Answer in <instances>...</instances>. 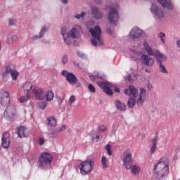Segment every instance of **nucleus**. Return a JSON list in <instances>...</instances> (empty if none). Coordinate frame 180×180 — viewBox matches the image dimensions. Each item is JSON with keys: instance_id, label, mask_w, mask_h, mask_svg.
I'll use <instances>...</instances> for the list:
<instances>
[{"instance_id": "1", "label": "nucleus", "mask_w": 180, "mask_h": 180, "mask_svg": "<svg viewBox=\"0 0 180 180\" xmlns=\"http://www.w3.org/2000/svg\"><path fill=\"white\" fill-rule=\"evenodd\" d=\"M169 174V160L168 158H160L153 168V176L156 180H165Z\"/></svg>"}, {"instance_id": "2", "label": "nucleus", "mask_w": 180, "mask_h": 180, "mask_svg": "<svg viewBox=\"0 0 180 180\" xmlns=\"http://www.w3.org/2000/svg\"><path fill=\"white\" fill-rule=\"evenodd\" d=\"M131 56L134 61L141 60L142 63L148 67H151L154 64V59L149 57L148 55L143 54L141 56V51H132Z\"/></svg>"}, {"instance_id": "3", "label": "nucleus", "mask_w": 180, "mask_h": 180, "mask_svg": "<svg viewBox=\"0 0 180 180\" xmlns=\"http://www.w3.org/2000/svg\"><path fill=\"white\" fill-rule=\"evenodd\" d=\"M89 32L91 33L94 39H91V43L94 46H98V43L100 45L103 44V41L101 39V34H102V30L101 27L96 25L94 28L89 29Z\"/></svg>"}, {"instance_id": "4", "label": "nucleus", "mask_w": 180, "mask_h": 180, "mask_svg": "<svg viewBox=\"0 0 180 180\" xmlns=\"http://www.w3.org/2000/svg\"><path fill=\"white\" fill-rule=\"evenodd\" d=\"M155 57L158 60L160 72H162V74H168V71H167L165 66L162 65V61H165V60H167V56L157 51L155 52Z\"/></svg>"}, {"instance_id": "5", "label": "nucleus", "mask_w": 180, "mask_h": 180, "mask_svg": "<svg viewBox=\"0 0 180 180\" xmlns=\"http://www.w3.org/2000/svg\"><path fill=\"white\" fill-rule=\"evenodd\" d=\"M80 174L82 175H88L92 171V160H88L82 162L79 165Z\"/></svg>"}, {"instance_id": "6", "label": "nucleus", "mask_w": 180, "mask_h": 180, "mask_svg": "<svg viewBox=\"0 0 180 180\" xmlns=\"http://www.w3.org/2000/svg\"><path fill=\"white\" fill-rule=\"evenodd\" d=\"M16 107L15 105H8L6 107L4 115L7 120H12L16 117Z\"/></svg>"}, {"instance_id": "7", "label": "nucleus", "mask_w": 180, "mask_h": 180, "mask_svg": "<svg viewBox=\"0 0 180 180\" xmlns=\"http://www.w3.org/2000/svg\"><path fill=\"white\" fill-rule=\"evenodd\" d=\"M61 75L66 79V81H68L70 85H76V84H78V79L74 73L67 70H63Z\"/></svg>"}, {"instance_id": "8", "label": "nucleus", "mask_w": 180, "mask_h": 180, "mask_svg": "<svg viewBox=\"0 0 180 180\" xmlns=\"http://www.w3.org/2000/svg\"><path fill=\"white\" fill-rule=\"evenodd\" d=\"M53 156L49 153H43L39 158V167H43L45 164H51Z\"/></svg>"}, {"instance_id": "9", "label": "nucleus", "mask_w": 180, "mask_h": 180, "mask_svg": "<svg viewBox=\"0 0 180 180\" xmlns=\"http://www.w3.org/2000/svg\"><path fill=\"white\" fill-rule=\"evenodd\" d=\"M108 20L111 25H117V22H119V13H117V10L115 8L110 9Z\"/></svg>"}, {"instance_id": "10", "label": "nucleus", "mask_w": 180, "mask_h": 180, "mask_svg": "<svg viewBox=\"0 0 180 180\" xmlns=\"http://www.w3.org/2000/svg\"><path fill=\"white\" fill-rule=\"evenodd\" d=\"M4 77L11 76L13 81H17L19 77V72L16 70L12 69V65H9L6 67L5 72L3 73Z\"/></svg>"}, {"instance_id": "11", "label": "nucleus", "mask_w": 180, "mask_h": 180, "mask_svg": "<svg viewBox=\"0 0 180 180\" xmlns=\"http://www.w3.org/2000/svg\"><path fill=\"white\" fill-rule=\"evenodd\" d=\"M124 167L127 169H131L133 165V155L130 153H124L123 158Z\"/></svg>"}, {"instance_id": "12", "label": "nucleus", "mask_w": 180, "mask_h": 180, "mask_svg": "<svg viewBox=\"0 0 180 180\" xmlns=\"http://www.w3.org/2000/svg\"><path fill=\"white\" fill-rule=\"evenodd\" d=\"M98 86L103 90V92L110 96L113 95V91H112V84L108 83L106 82L98 83Z\"/></svg>"}, {"instance_id": "13", "label": "nucleus", "mask_w": 180, "mask_h": 180, "mask_svg": "<svg viewBox=\"0 0 180 180\" xmlns=\"http://www.w3.org/2000/svg\"><path fill=\"white\" fill-rule=\"evenodd\" d=\"M11 102V96H9V93L8 91H1L0 92V103L3 106H6L9 105Z\"/></svg>"}, {"instance_id": "14", "label": "nucleus", "mask_w": 180, "mask_h": 180, "mask_svg": "<svg viewBox=\"0 0 180 180\" xmlns=\"http://www.w3.org/2000/svg\"><path fill=\"white\" fill-rule=\"evenodd\" d=\"M32 93L35 96L37 101H41V99H44V98H46V94L44 93V90H43V89L34 88Z\"/></svg>"}, {"instance_id": "15", "label": "nucleus", "mask_w": 180, "mask_h": 180, "mask_svg": "<svg viewBox=\"0 0 180 180\" xmlns=\"http://www.w3.org/2000/svg\"><path fill=\"white\" fill-rule=\"evenodd\" d=\"M11 136L9 133L4 132L2 134L1 144L4 148H8L11 146Z\"/></svg>"}, {"instance_id": "16", "label": "nucleus", "mask_w": 180, "mask_h": 180, "mask_svg": "<svg viewBox=\"0 0 180 180\" xmlns=\"http://www.w3.org/2000/svg\"><path fill=\"white\" fill-rule=\"evenodd\" d=\"M146 101V90L143 88L140 89V93L139 94V98L136 100V103L138 106L141 107Z\"/></svg>"}, {"instance_id": "17", "label": "nucleus", "mask_w": 180, "mask_h": 180, "mask_svg": "<svg viewBox=\"0 0 180 180\" xmlns=\"http://www.w3.org/2000/svg\"><path fill=\"white\" fill-rule=\"evenodd\" d=\"M150 11L155 13V15L159 18L162 19L164 18V12L157 6V5L153 4L150 8Z\"/></svg>"}, {"instance_id": "18", "label": "nucleus", "mask_w": 180, "mask_h": 180, "mask_svg": "<svg viewBox=\"0 0 180 180\" xmlns=\"http://www.w3.org/2000/svg\"><path fill=\"white\" fill-rule=\"evenodd\" d=\"M91 15L93 16V18H94V19L99 20L103 18V14H102L101 11L97 7L91 6Z\"/></svg>"}, {"instance_id": "19", "label": "nucleus", "mask_w": 180, "mask_h": 180, "mask_svg": "<svg viewBox=\"0 0 180 180\" xmlns=\"http://www.w3.org/2000/svg\"><path fill=\"white\" fill-rule=\"evenodd\" d=\"M131 39H139L143 35V30L140 28L134 27L129 33Z\"/></svg>"}, {"instance_id": "20", "label": "nucleus", "mask_w": 180, "mask_h": 180, "mask_svg": "<svg viewBox=\"0 0 180 180\" xmlns=\"http://www.w3.org/2000/svg\"><path fill=\"white\" fill-rule=\"evenodd\" d=\"M16 133L20 139H23V137H27L29 136L27 129L23 126L18 127L16 129Z\"/></svg>"}, {"instance_id": "21", "label": "nucleus", "mask_w": 180, "mask_h": 180, "mask_svg": "<svg viewBox=\"0 0 180 180\" xmlns=\"http://www.w3.org/2000/svg\"><path fill=\"white\" fill-rule=\"evenodd\" d=\"M160 4L162 8H167V9H174V6L171 2V0H157Z\"/></svg>"}, {"instance_id": "22", "label": "nucleus", "mask_w": 180, "mask_h": 180, "mask_svg": "<svg viewBox=\"0 0 180 180\" xmlns=\"http://www.w3.org/2000/svg\"><path fill=\"white\" fill-rule=\"evenodd\" d=\"M143 49L145 51H146L148 56H155V53H154V51L153 50V48L150 46L148 44V42L147 41H144L143 43Z\"/></svg>"}, {"instance_id": "23", "label": "nucleus", "mask_w": 180, "mask_h": 180, "mask_svg": "<svg viewBox=\"0 0 180 180\" xmlns=\"http://www.w3.org/2000/svg\"><path fill=\"white\" fill-rule=\"evenodd\" d=\"M157 140H158V136H155L152 140V146L150 150V154H154V153H155V150H157Z\"/></svg>"}, {"instance_id": "24", "label": "nucleus", "mask_w": 180, "mask_h": 180, "mask_svg": "<svg viewBox=\"0 0 180 180\" xmlns=\"http://www.w3.org/2000/svg\"><path fill=\"white\" fill-rule=\"evenodd\" d=\"M33 88V84L30 82H25L22 86V89L24 92L29 94V91Z\"/></svg>"}, {"instance_id": "25", "label": "nucleus", "mask_w": 180, "mask_h": 180, "mask_svg": "<svg viewBox=\"0 0 180 180\" xmlns=\"http://www.w3.org/2000/svg\"><path fill=\"white\" fill-rule=\"evenodd\" d=\"M129 96L130 95H131L132 98L137 97V95L139 94V90H137L134 86L133 85L129 86Z\"/></svg>"}, {"instance_id": "26", "label": "nucleus", "mask_w": 180, "mask_h": 180, "mask_svg": "<svg viewBox=\"0 0 180 180\" xmlns=\"http://www.w3.org/2000/svg\"><path fill=\"white\" fill-rule=\"evenodd\" d=\"M47 32V27L44 26L41 27L40 32H39V35H35L33 37L34 40H37V39H41L44 36V33Z\"/></svg>"}, {"instance_id": "27", "label": "nucleus", "mask_w": 180, "mask_h": 180, "mask_svg": "<svg viewBox=\"0 0 180 180\" xmlns=\"http://www.w3.org/2000/svg\"><path fill=\"white\" fill-rule=\"evenodd\" d=\"M115 106L117 109L121 112H124L126 110V105L119 101V100L115 101Z\"/></svg>"}, {"instance_id": "28", "label": "nucleus", "mask_w": 180, "mask_h": 180, "mask_svg": "<svg viewBox=\"0 0 180 180\" xmlns=\"http://www.w3.org/2000/svg\"><path fill=\"white\" fill-rule=\"evenodd\" d=\"M101 165L103 169H106L108 167H109V160H108V158L105 156L101 157Z\"/></svg>"}, {"instance_id": "29", "label": "nucleus", "mask_w": 180, "mask_h": 180, "mask_svg": "<svg viewBox=\"0 0 180 180\" xmlns=\"http://www.w3.org/2000/svg\"><path fill=\"white\" fill-rule=\"evenodd\" d=\"M17 41H18V36L16 35H8L6 40L8 44H12V43Z\"/></svg>"}, {"instance_id": "30", "label": "nucleus", "mask_w": 180, "mask_h": 180, "mask_svg": "<svg viewBox=\"0 0 180 180\" xmlns=\"http://www.w3.org/2000/svg\"><path fill=\"white\" fill-rule=\"evenodd\" d=\"M77 33H78V30H77V28H72L70 32L68 33V36L70 37L72 39H77Z\"/></svg>"}, {"instance_id": "31", "label": "nucleus", "mask_w": 180, "mask_h": 180, "mask_svg": "<svg viewBox=\"0 0 180 180\" xmlns=\"http://www.w3.org/2000/svg\"><path fill=\"white\" fill-rule=\"evenodd\" d=\"M45 96L48 102H51V101L54 99V93L53 92V91H49Z\"/></svg>"}, {"instance_id": "32", "label": "nucleus", "mask_w": 180, "mask_h": 180, "mask_svg": "<svg viewBox=\"0 0 180 180\" xmlns=\"http://www.w3.org/2000/svg\"><path fill=\"white\" fill-rule=\"evenodd\" d=\"M136 105V97H130L128 102H127V105L129 108L131 109L134 108Z\"/></svg>"}, {"instance_id": "33", "label": "nucleus", "mask_w": 180, "mask_h": 180, "mask_svg": "<svg viewBox=\"0 0 180 180\" xmlns=\"http://www.w3.org/2000/svg\"><path fill=\"white\" fill-rule=\"evenodd\" d=\"M47 120L49 126H51L52 127H56V126H57V120L53 117H49Z\"/></svg>"}, {"instance_id": "34", "label": "nucleus", "mask_w": 180, "mask_h": 180, "mask_svg": "<svg viewBox=\"0 0 180 180\" xmlns=\"http://www.w3.org/2000/svg\"><path fill=\"white\" fill-rule=\"evenodd\" d=\"M131 172L134 175H139L140 174V167L137 165H134L131 167Z\"/></svg>"}, {"instance_id": "35", "label": "nucleus", "mask_w": 180, "mask_h": 180, "mask_svg": "<svg viewBox=\"0 0 180 180\" xmlns=\"http://www.w3.org/2000/svg\"><path fill=\"white\" fill-rule=\"evenodd\" d=\"M30 94H27L26 96H22L19 98L18 101L20 103H25V102H27L29 101V98Z\"/></svg>"}, {"instance_id": "36", "label": "nucleus", "mask_w": 180, "mask_h": 180, "mask_svg": "<svg viewBox=\"0 0 180 180\" xmlns=\"http://www.w3.org/2000/svg\"><path fill=\"white\" fill-rule=\"evenodd\" d=\"M70 37L68 35L63 38L65 44H67L68 46H71V39Z\"/></svg>"}, {"instance_id": "37", "label": "nucleus", "mask_w": 180, "mask_h": 180, "mask_svg": "<svg viewBox=\"0 0 180 180\" xmlns=\"http://www.w3.org/2000/svg\"><path fill=\"white\" fill-rule=\"evenodd\" d=\"M61 34L63 37H66V36H68V32H67V27H62L61 28Z\"/></svg>"}, {"instance_id": "38", "label": "nucleus", "mask_w": 180, "mask_h": 180, "mask_svg": "<svg viewBox=\"0 0 180 180\" xmlns=\"http://www.w3.org/2000/svg\"><path fill=\"white\" fill-rule=\"evenodd\" d=\"M105 150L107 151L108 155H112V146H110V145L107 144L105 146Z\"/></svg>"}, {"instance_id": "39", "label": "nucleus", "mask_w": 180, "mask_h": 180, "mask_svg": "<svg viewBox=\"0 0 180 180\" xmlns=\"http://www.w3.org/2000/svg\"><path fill=\"white\" fill-rule=\"evenodd\" d=\"M39 106L41 108V109H44L47 106V101H41L39 103Z\"/></svg>"}, {"instance_id": "40", "label": "nucleus", "mask_w": 180, "mask_h": 180, "mask_svg": "<svg viewBox=\"0 0 180 180\" xmlns=\"http://www.w3.org/2000/svg\"><path fill=\"white\" fill-rule=\"evenodd\" d=\"M88 88H89V91H90L91 94H95L96 90L95 89V87L94 86V85L89 84Z\"/></svg>"}, {"instance_id": "41", "label": "nucleus", "mask_w": 180, "mask_h": 180, "mask_svg": "<svg viewBox=\"0 0 180 180\" xmlns=\"http://www.w3.org/2000/svg\"><path fill=\"white\" fill-rule=\"evenodd\" d=\"M75 102V96H71L69 98V105L70 106L72 105V103H74Z\"/></svg>"}, {"instance_id": "42", "label": "nucleus", "mask_w": 180, "mask_h": 180, "mask_svg": "<svg viewBox=\"0 0 180 180\" xmlns=\"http://www.w3.org/2000/svg\"><path fill=\"white\" fill-rule=\"evenodd\" d=\"M62 62L63 64H67L68 63V56L64 55L62 58Z\"/></svg>"}, {"instance_id": "43", "label": "nucleus", "mask_w": 180, "mask_h": 180, "mask_svg": "<svg viewBox=\"0 0 180 180\" xmlns=\"http://www.w3.org/2000/svg\"><path fill=\"white\" fill-rule=\"evenodd\" d=\"M98 131H105L106 130V126L101 124L98 127Z\"/></svg>"}, {"instance_id": "44", "label": "nucleus", "mask_w": 180, "mask_h": 180, "mask_svg": "<svg viewBox=\"0 0 180 180\" xmlns=\"http://www.w3.org/2000/svg\"><path fill=\"white\" fill-rule=\"evenodd\" d=\"M67 129V127L65 125H62L60 128H56V131L60 132V131H64Z\"/></svg>"}, {"instance_id": "45", "label": "nucleus", "mask_w": 180, "mask_h": 180, "mask_svg": "<svg viewBox=\"0 0 180 180\" xmlns=\"http://www.w3.org/2000/svg\"><path fill=\"white\" fill-rule=\"evenodd\" d=\"M16 24V20L14 18L9 19V26H13V25Z\"/></svg>"}, {"instance_id": "46", "label": "nucleus", "mask_w": 180, "mask_h": 180, "mask_svg": "<svg viewBox=\"0 0 180 180\" xmlns=\"http://www.w3.org/2000/svg\"><path fill=\"white\" fill-rule=\"evenodd\" d=\"M158 37H160L161 39V41H162V43H165V40H164V39H162L163 37H165V34L160 32L158 34Z\"/></svg>"}, {"instance_id": "47", "label": "nucleus", "mask_w": 180, "mask_h": 180, "mask_svg": "<svg viewBox=\"0 0 180 180\" xmlns=\"http://www.w3.org/2000/svg\"><path fill=\"white\" fill-rule=\"evenodd\" d=\"M101 136H99V135H97L96 136V140H95V138L92 139V141H94V143H98V142L101 141Z\"/></svg>"}, {"instance_id": "48", "label": "nucleus", "mask_w": 180, "mask_h": 180, "mask_svg": "<svg viewBox=\"0 0 180 180\" xmlns=\"http://www.w3.org/2000/svg\"><path fill=\"white\" fill-rule=\"evenodd\" d=\"M84 16H85V12H82L81 14L76 15L75 18H76V19H81V18H84Z\"/></svg>"}, {"instance_id": "49", "label": "nucleus", "mask_w": 180, "mask_h": 180, "mask_svg": "<svg viewBox=\"0 0 180 180\" xmlns=\"http://www.w3.org/2000/svg\"><path fill=\"white\" fill-rule=\"evenodd\" d=\"M56 133H58L57 132V129H56V130H52L51 132V134L52 136V137H56L57 135H56Z\"/></svg>"}, {"instance_id": "50", "label": "nucleus", "mask_w": 180, "mask_h": 180, "mask_svg": "<svg viewBox=\"0 0 180 180\" xmlns=\"http://www.w3.org/2000/svg\"><path fill=\"white\" fill-rule=\"evenodd\" d=\"M39 146H43V144H44V139L39 138Z\"/></svg>"}, {"instance_id": "51", "label": "nucleus", "mask_w": 180, "mask_h": 180, "mask_svg": "<svg viewBox=\"0 0 180 180\" xmlns=\"http://www.w3.org/2000/svg\"><path fill=\"white\" fill-rule=\"evenodd\" d=\"M63 101L64 100L61 97L58 98V101H57L58 104L59 105H61V103H63Z\"/></svg>"}, {"instance_id": "52", "label": "nucleus", "mask_w": 180, "mask_h": 180, "mask_svg": "<svg viewBox=\"0 0 180 180\" xmlns=\"http://www.w3.org/2000/svg\"><path fill=\"white\" fill-rule=\"evenodd\" d=\"M127 81H129V82H131V81H133V79H131V75H128L127 76Z\"/></svg>"}, {"instance_id": "53", "label": "nucleus", "mask_w": 180, "mask_h": 180, "mask_svg": "<svg viewBox=\"0 0 180 180\" xmlns=\"http://www.w3.org/2000/svg\"><path fill=\"white\" fill-rule=\"evenodd\" d=\"M94 25H95V22L94 21H89L87 22V26H94Z\"/></svg>"}, {"instance_id": "54", "label": "nucleus", "mask_w": 180, "mask_h": 180, "mask_svg": "<svg viewBox=\"0 0 180 180\" xmlns=\"http://www.w3.org/2000/svg\"><path fill=\"white\" fill-rule=\"evenodd\" d=\"M148 89L151 91V89H153V85H151V84L148 83Z\"/></svg>"}, {"instance_id": "55", "label": "nucleus", "mask_w": 180, "mask_h": 180, "mask_svg": "<svg viewBox=\"0 0 180 180\" xmlns=\"http://www.w3.org/2000/svg\"><path fill=\"white\" fill-rule=\"evenodd\" d=\"M129 92H130V91L129 90V89H125L124 91V93L125 94V95H129Z\"/></svg>"}, {"instance_id": "56", "label": "nucleus", "mask_w": 180, "mask_h": 180, "mask_svg": "<svg viewBox=\"0 0 180 180\" xmlns=\"http://www.w3.org/2000/svg\"><path fill=\"white\" fill-rule=\"evenodd\" d=\"M107 33H108V34H112V30L110 28H108Z\"/></svg>"}, {"instance_id": "57", "label": "nucleus", "mask_w": 180, "mask_h": 180, "mask_svg": "<svg viewBox=\"0 0 180 180\" xmlns=\"http://www.w3.org/2000/svg\"><path fill=\"white\" fill-rule=\"evenodd\" d=\"M176 46L180 49V39L176 41Z\"/></svg>"}, {"instance_id": "58", "label": "nucleus", "mask_w": 180, "mask_h": 180, "mask_svg": "<svg viewBox=\"0 0 180 180\" xmlns=\"http://www.w3.org/2000/svg\"><path fill=\"white\" fill-rule=\"evenodd\" d=\"M63 4H68V0H61Z\"/></svg>"}, {"instance_id": "59", "label": "nucleus", "mask_w": 180, "mask_h": 180, "mask_svg": "<svg viewBox=\"0 0 180 180\" xmlns=\"http://www.w3.org/2000/svg\"><path fill=\"white\" fill-rule=\"evenodd\" d=\"M96 4H98L100 5L101 4V0H94Z\"/></svg>"}, {"instance_id": "60", "label": "nucleus", "mask_w": 180, "mask_h": 180, "mask_svg": "<svg viewBox=\"0 0 180 180\" xmlns=\"http://www.w3.org/2000/svg\"><path fill=\"white\" fill-rule=\"evenodd\" d=\"M115 92H120V91L119 90V89L115 88Z\"/></svg>"}, {"instance_id": "61", "label": "nucleus", "mask_w": 180, "mask_h": 180, "mask_svg": "<svg viewBox=\"0 0 180 180\" xmlns=\"http://www.w3.org/2000/svg\"><path fill=\"white\" fill-rule=\"evenodd\" d=\"M146 72H150V71H148V70H146Z\"/></svg>"}]
</instances>
